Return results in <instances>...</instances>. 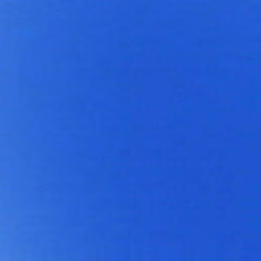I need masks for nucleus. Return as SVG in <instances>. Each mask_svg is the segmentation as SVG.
<instances>
[{"label": "nucleus", "mask_w": 261, "mask_h": 261, "mask_svg": "<svg viewBox=\"0 0 261 261\" xmlns=\"http://www.w3.org/2000/svg\"><path fill=\"white\" fill-rule=\"evenodd\" d=\"M117 249H261V246H117Z\"/></svg>", "instance_id": "f257e3e1"}, {"label": "nucleus", "mask_w": 261, "mask_h": 261, "mask_svg": "<svg viewBox=\"0 0 261 261\" xmlns=\"http://www.w3.org/2000/svg\"><path fill=\"white\" fill-rule=\"evenodd\" d=\"M250 245H261V243H250Z\"/></svg>", "instance_id": "f03ea898"}]
</instances>
